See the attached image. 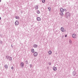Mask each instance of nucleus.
<instances>
[{"mask_svg":"<svg viewBox=\"0 0 78 78\" xmlns=\"http://www.w3.org/2000/svg\"><path fill=\"white\" fill-rule=\"evenodd\" d=\"M70 16V14L69 12H66V16L67 18H68Z\"/></svg>","mask_w":78,"mask_h":78,"instance_id":"obj_1","label":"nucleus"},{"mask_svg":"<svg viewBox=\"0 0 78 78\" xmlns=\"http://www.w3.org/2000/svg\"><path fill=\"white\" fill-rule=\"evenodd\" d=\"M19 21L16 20L15 22V25H19Z\"/></svg>","mask_w":78,"mask_h":78,"instance_id":"obj_2","label":"nucleus"},{"mask_svg":"<svg viewBox=\"0 0 78 78\" xmlns=\"http://www.w3.org/2000/svg\"><path fill=\"white\" fill-rule=\"evenodd\" d=\"M37 21H40L41 20V18L39 17H37Z\"/></svg>","mask_w":78,"mask_h":78,"instance_id":"obj_3","label":"nucleus"},{"mask_svg":"<svg viewBox=\"0 0 78 78\" xmlns=\"http://www.w3.org/2000/svg\"><path fill=\"white\" fill-rule=\"evenodd\" d=\"M72 37H73V38H76V34H73Z\"/></svg>","mask_w":78,"mask_h":78,"instance_id":"obj_4","label":"nucleus"},{"mask_svg":"<svg viewBox=\"0 0 78 78\" xmlns=\"http://www.w3.org/2000/svg\"><path fill=\"white\" fill-rule=\"evenodd\" d=\"M24 65V64L23 63V62H21L20 66L21 67H23Z\"/></svg>","mask_w":78,"mask_h":78,"instance_id":"obj_5","label":"nucleus"},{"mask_svg":"<svg viewBox=\"0 0 78 78\" xmlns=\"http://www.w3.org/2000/svg\"><path fill=\"white\" fill-rule=\"evenodd\" d=\"M34 56H37V52H35L34 53Z\"/></svg>","mask_w":78,"mask_h":78,"instance_id":"obj_6","label":"nucleus"},{"mask_svg":"<svg viewBox=\"0 0 78 78\" xmlns=\"http://www.w3.org/2000/svg\"><path fill=\"white\" fill-rule=\"evenodd\" d=\"M53 70H54V71H56L57 70V68L55 66L53 67Z\"/></svg>","mask_w":78,"mask_h":78,"instance_id":"obj_7","label":"nucleus"},{"mask_svg":"<svg viewBox=\"0 0 78 78\" xmlns=\"http://www.w3.org/2000/svg\"><path fill=\"white\" fill-rule=\"evenodd\" d=\"M61 30L62 32H64V28L61 27Z\"/></svg>","mask_w":78,"mask_h":78,"instance_id":"obj_8","label":"nucleus"},{"mask_svg":"<svg viewBox=\"0 0 78 78\" xmlns=\"http://www.w3.org/2000/svg\"><path fill=\"white\" fill-rule=\"evenodd\" d=\"M52 53V52H51V51H49L48 52V53L49 55H51Z\"/></svg>","mask_w":78,"mask_h":78,"instance_id":"obj_9","label":"nucleus"},{"mask_svg":"<svg viewBox=\"0 0 78 78\" xmlns=\"http://www.w3.org/2000/svg\"><path fill=\"white\" fill-rule=\"evenodd\" d=\"M60 11L61 12H63L64 11V9L63 8H61L60 9Z\"/></svg>","mask_w":78,"mask_h":78,"instance_id":"obj_10","label":"nucleus"},{"mask_svg":"<svg viewBox=\"0 0 78 78\" xmlns=\"http://www.w3.org/2000/svg\"><path fill=\"white\" fill-rule=\"evenodd\" d=\"M5 69H8V66L7 65H5Z\"/></svg>","mask_w":78,"mask_h":78,"instance_id":"obj_11","label":"nucleus"},{"mask_svg":"<svg viewBox=\"0 0 78 78\" xmlns=\"http://www.w3.org/2000/svg\"><path fill=\"white\" fill-rule=\"evenodd\" d=\"M48 9L49 11H51V8L50 7H48Z\"/></svg>","mask_w":78,"mask_h":78,"instance_id":"obj_12","label":"nucleus"},{"mask_svg":"<svg viewBox=\"0 0 78 78\" xmlns=\"http://www.w3.org/2000/svg\"><path fill=\"white\" fill-rule=\"evenodd\" d=\"M31 52L32 53H34V49H31Z\"/></svg>","mask_w":78,"mask_h":78,"instance_id":"obj_13","label":"nucleus"},{"mask_svg":"<svg viewBox=\"0 0 78 78\" xmlns=\"http://www.w3.org/2000/svg\"><path fill=\"white\" fill-rule=\"evenodd\" d=\"M15 18L16 19H19V16H16Z\"/></svg>","mask_w":78,"mask_h":78,"instance_id":"obj_14","label":"nucleus"},{"mask_svg":"<svg viewBox=\"0 0 78 78\" xmlns=\"http://www.w3.org/2000/svg\"><path fill=\"white\" fill-rule=\"evenodd\" d=\"M60 14V15H61V16H63L64 15V14L63 13H62V12H61Z\"/></svg>","mask_w":78,"mask_h":78,"instance_id":"obj_15","label":"nucleus"},{"mask_svg":"<svg viewBox=\"0 0 78 78\" xmlns=\"http://www.w3.org/2000/svg\"><path fill=\"white\" fill-rule=\"evenodd\" d=\"M34 47L35 48H36V47H37V45H36V44H35L34 45Z\"/></svg>","mask_w":78,"mask_h":78,"instance_id":"obj_16","label":"nucleus"},{"mask_svg":"<svg viewBox=\"0 0 78 78\" xmlns=\"http://www.w3.org/2000/svg\"><path fill=\"white\" fill-rule=\"evenodd\" d=\"M45 0H42V3H45Z\"/></svg>","mask_w":78,"mask_h":78,"instance_id":"obj_17","label":"nucleus"},{"mask_svg":"<svg viewBox=\"0 0 78 78\" xmlns=\"http://www.w3.org/2000/svg\"><path fill=\"white\" fill-rule=\"evenodd\" d=\"M37 14H40V12L38 10L37 11Z\"/></svg>","mask_w":78,"mask_h":78,"instance_id":"obj_18","label":"nucleus"},{"mask_svg":"<svg viewBox=\"0 0 78 78\" xmlns=\"http://www.w3.org/2000/svg\"><path fill=\"white\" fill-rule=\"evenodd\" d=\"M6 58H7V59H9V56H6Z\"/></svg>","mask_w":78,"mask_h":78,"instance_id":"obj_19","label":"nucleus"},{"mask_svg":"<svg viewBox=\"0 0 78 78\" xmlns=\"http://www.w3.org/2000/svg\"><path fill=\"white\" fill-rule=\"evenodd\" d=\"M12 69H14V67H13V66H12L11 67Z\"/></svg>","mask_w":78,"mask_h":78,"instance_id":"obj_20","label":"nucleus"},{"mask_svg":"<svg viewBox=\"0 0 78 78\" xmlns=\"http://www.w3.org/2000/svg\"><path fill=\"white\" fill-rule=\"evenodd\" d=\"M10 60H11H11H12V58L10 57Z\"/></svg>","mask_w":78,"mask_h":78,"instance_id":"obj_21","label":"nucleus"},{"mask_svg":"<svg viewBox=\"0 0 78 78\" xmlns=\"http://www.w3.org/2000/svg\"><path fill=\"white\" fill-rule=\"evenodd\" d=\"M72 42V41L71 40L69 41V43H71Z\"/></svg>","mask_w":78,"mask_h":78,"instance_id":"obj_22","label":"nucleus"},{"mask_svg":"<svg viewBox=\"0 0 78 78\" xmlns=\"http://www.w3.org/2000/svg\"><path fill=\"white\" fill-rule=\"evenodd\" d=\"M49 65H51V62L49 63Z\"/></svg>","mask_w":78,"mask_h":78,"instance_id":"obj_23","label":"nucleus"},{"mask_svg":"<svg viewBox=\"0 0 78 78\" xmlns=\"http://www.w3.org/2000/svg\"><path fill=\"white\" fill-rule=\"evenodd\" d=\"M65 37H67V35H65Z\"/></svg>","mask_w":78,"mask_h":78,"instance_id":"obj_24","label":"nucleus"},{"mask_svg":"<svg viewBox=\"0 0 78 78\" xmlns=\"http://www.w3.org/2000/svg\"><path fill=\"white\" fill-rule=\"evenodd\" d=\"M0 20H1V17H0Z\"/></svg>","mask_w":78,"mask_h":78,"instance_id":"obj_25","label":"nucleus"},{"mask_svg":"<svg viewBox=\"0 0 78 78\" xmlns=\"http://www.w3.org/2000/svg\"><path fill=\"white\" fill-rule=\"evenodd\" d=\"M1 2V0H0V2Z\"/></svg>","mask_w":78,"mask_h":78,"instance_id":"obj_26","label":"nucleus"}]
</instances>
